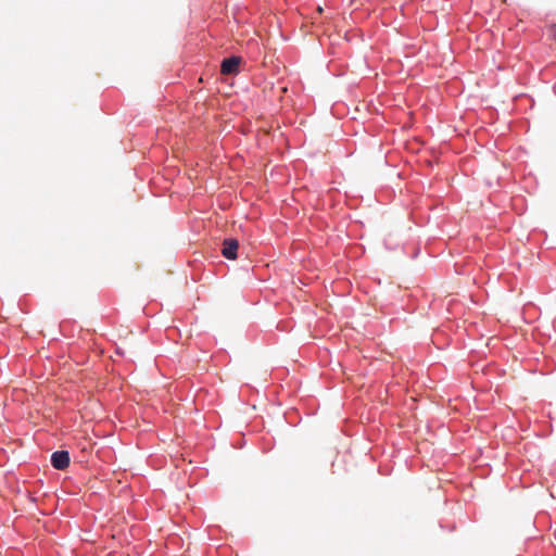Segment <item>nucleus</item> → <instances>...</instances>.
Instances as JSON below:
<instances>
[{
	"label": "nucleus",
	"mask_w": 556,
	"mask_h": 556,
	"mask_svg": "<svg viewBox=\"0 0 556 556\" xmlns=\"http://www.w3.org/2000/svg\"><path fill=\"white\" fill-rule=\"evenodd\" d=\"M52 466L55 469L64 470L70 465V454L67 451H56L51 456Z\"/></svg>",
	"instance_id": "1"
},
{
	"label": "nucleus",
	"mask_w": 556,
	"mask_h": 556,
	"mask_svg": "<svg viewBox=\"0 0 556 556\" xmlns=\"http://www.w3.org/2000/svg\"><path fill=\"white\" fill-rule=\"evenodd\" d=\"M241 59L239 56H231L225 59L220 65V72L224 75H231L238 73Z\"/></svg>",
	"instance_id": "2"
},
{
	"label": "nucleus",
	"mask_w": 556,
	"mask_h": 556,
	"mask_svg": "<svg viewBox=\"0 0 556 556\" xmlns=\"http://www.w3.org/2000/svg\"><path fill=\"white\" fill-rule=\"evenodd\" d=\"M238 248L239 243L236 239H226L223 242L222 253L228 260H236Z\"/></svg>",
	"instance_id": "3"
},
{
	"label": "nucleus",
	"mask_w": 556,
	"mask_h": 556,
	"mask_svg": "<svg viewBox=\"0 0 556 556\" xmlns=\"http://www.w3.org/2000/svg\"><path fill=\"white\" fill-rule=\"evenodd\" d=\"M547 35L548 38L556 43V24H552L547 27Z\"/></svg>",
	"instance_id": "4"
}]
</instances>
